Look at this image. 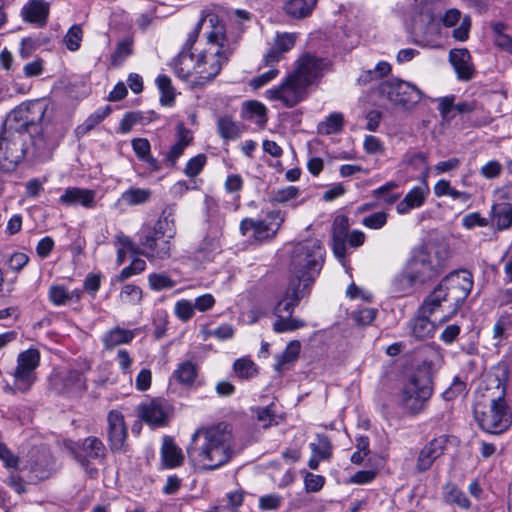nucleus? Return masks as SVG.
Returning a JSON list of instances; mask_svg holds the SVG:
<instances>
[{
	"mask_svg": "<svg viewBox=\"0 0 512 512\" xmlns=\"http://www.w3.org/2000/svg\"><path fill=\"white\" fill-rule=\"evenodd\" d=\"M133 53V41L130 38L120 41L114 53L111 56V64L113 66H120L127 57Z\"/></svg>",
	"mask_w": 512,
	"mask_h": 512,
	"instance_id": "48",
	"label": "nucleus"
},
{
	"mask_svg": "<svg viewBox=\"0 0 512 512\" xmlns=\"http://www.w3.org/2000/svg\"><path fill=\"white\" fill-rule=\"evenodd\" d=\"M59 202L65 206H81L85 209L96 207V192L80 187H68L59 198Z\"/></svg>",
	"mask_w": 512,
	"mask_h": 512,
	"instance_id": "22",
	"label": "nucleus"
},
{
	"mask_svg": "<svg viewBox=\"0 0 512 512\" xmlns=\"http://www.w3.org/2000/svg\"><path fill=\"white\" fill-rule=\"evenodd\" d=\"M139 254L150 262L171 257L172 240L176 235L174 219L164 213L153 225H143L138 232Z\"/></svg>",
	"mask_w": 512,
	"mask_h": 512,
	"instance_id": "5",
	"label": "nucleus"
},
{
	"mask_svg": "<svg viewBox=\"0 0 512 512\" xmlns=\"http://www.w3.org/2000/svg\"><path fill=\"white\" fill-rule=\"evenodd\" d=\"M245 110L248 118L256 117L258 124L266 122V107L258 101H249L245 103Z\"/></svg>",
	"mask_w": 512,
	"mask_h": 512,
	"instance_id": "56",
	"label": "nucleus"
},
{
	"mask_svg": "<svg viewBox=\"0 0 512 512\" xmlns=\"http://www.w3.org/2000/svg\"><path fill=\"white\" fill-rule=\"evenodd\" d=\"M446 259L447 251L445 250L431 251L424 246H417L412 249L405 269L410 279H416L419 284H424L442 272Z\"/></svg>",
	"mask_w": 512,
	"mask_h": 512,
	"instance_id": "8",
	"label": "nucleus"
},
{
	"mask_svg": "<svg viewBox=\"0 0 512 512\" xmlns=\"http://www.w3.org/2000/svg\"><path fill=\"white\" fill-rule=\"evenodd\" d=\"M217 127L220 136L226 140H236L242 132L240 125L228 116L221 117L218 120Z\"/></svg>",
	"mask_w": 512,
	"mask_h": 512,
	"instance_id": "41",
	"label": "nucleus"
},
{
	"mask_svg": "<svg viewBox=\"0 0 512 512\" xmlns=\"http://www.w3.org/2000/svg\"><path fill=\"white\" fill-rule=\"evenodd\" d=\"M156 85L161 93V104L165 106H170L174 102L175 98V93L171 84V79L167 75H159L156 78Z\"/></svg>",
	"mask_w": 512,
	"mask_h": 512,
	"instance_id": "44",
	"label": "nucleus"
},
{
	"mask_svg": "<svg viewBox=\"0 0 512 512\" xmlns=\"http://www.w3.org/2000/svg\"><path fill=\"white\" fill-rule=\"evenodd\" d=\"M48 299L54 306L68 305V289L61 284L50 286Z\"/></svg>",
	"mask_w": 512,
	"mask_h": 512,
	"instance_id": "52",
	"label": "nucleus"
},
{
	"mask_svg": "<svg viewBox=\"0 0 512 512\" xmlns=\"http://www.w3.org/2000/svg\"><path fill=\"white\" fill-rule=\"evenodd\" d=\"M205 163L206 156L204 154H198L187 162L184 173L188 177H195L202 171Z\"/></svg>",
	"mask_w": 512,
	"mask_h": 512,
	"instance_id": "59",
	"label": "nucleus"
},
{
	"mask_svg": "<svg viewBox=\"0 0 512 512\" xmlns=\"http://www.w3.org/2000/svg\"><path fill=\"white\" fill-rule=\"evenodd\" d=\"M233 449L232 430L227 424L219 423L197 429L187 447V455L194 466L215 470L231 460Z\"/></svg>",
	"mask_w": 512,
	"mask_h": 512,
	"instance_id": "1",
	"label": "nucleus"
},
{
	"mask_svg": "<svg viewBox=\"0 0 512 512\" xmlns=\"http://www.w3.org/2000/svg\"><path fill=\"white\" fill-rule=\"evenodd\" d=\"M502 165L497 160H491L483 165L480 169V174L486 179H494L502 173Z\"/></svg>",
	"mask_w": 512,
	"mask_h": 512,
	"instance_id": "64",
	"label": "nucleus"
},
{
	"mask_svg": "<svg viewBox=\"0 0 512 512\" xmlns=\"http://www.w3.org/2000/svg\"><path fill=\"white\" fill-rule=\"evenodd\" d=\"M161 456L163 464L167 468H175L180 466L183 463L184 456L179 447L175 445V443L168 438L164 439Z\"/></svg>",
	"mask_w": 512,
	"mask_h": 512,
	"instance_id": "34",
	"label": "nucleus"
},
{
	"mask_svg": "<svg viewBox=\"0 0 512 512\" xmlns=\"http://www.w3.org/2000/svg\"><path fill=\"white\" fill-rule=\"evenodd\" d=\"M198 54L181 50L174 60V70L177 76L193 85L198 76Z\"/></svg>",
	"mask_w": 512,
	"mask_h": 512,
	"instance_id": "23",
	"label": "nucleus"
},
{
	"mask_svg": "<svg viewBox=\"0 0 512 512\" xmlns=\"http://www.w3.org/2000/svg\"><path fill=\"white\" fill-rule=\"evenodd\" d=\"M299 195V189L295 186H287L283 189L274 191L271 195V202L285 204Z\"/></svg>",
	"mask_w": 512,
	"mask_h": 512,
	"instance_id": "54",
	"label": "nucleus"
},
{
	"mask_svg": "<svg viewBox=\"0 0 512 512\" xmlns=\"http://www.w3.org/2000/svg\"><path fill=\"white\" fill-rule=\"evenodd\" d=\"M82 451L85 453V458L89 459H102L105 457L106 448L103 442L97 437H87L82 442Z\"/></svg>",
	"mask_w": 512,
	"mask_h": 512,
	"instance_id": "39",
	"label": "nucleus"
},
{
	"mask_svg": "<svg viewBox=\"0 0 512 512\" xmlns=\"http://www.w3.org/2000/svg\"><path fill=\"white\" fill-rule=\"evenodd\" d=\"M111 112L112 109L109 105L98 108L96 111L90 114L81 125L76 128V135L78 137L86 135L98 124H100L106 117H108Z\"/></svg>",
	"mask_w": 512,
	"mask_h": 512,
	"instance_id": "35",
	"label": "nucleus"
},
{
	"mask_svg": "<svg viewBox=\"0 0 512 512\" xmlns=\"http://www.w3.org/2000/svg\"><path fill=\"white\" fill-rule=\"evenodd\" d=\"M310 449L314 456L322 460H329L332 456V444L325 435H317L316 442L310 443Z\"/></svg>",
	"mask_w": 512,
	"mask_h": 512,
	"instance_id": "45",
	"label": "nucleus"
},
{
	"mask_svg": "<svg viewBox=\"0 0 512 512\" xmlns=\"http://www.w3.org/2000/svg\"><path fill=\"white\" fill-rule=\"evenodd\" d=\"M115 360L118 363L121 372L124 375L131 376V366L133 363V358L131 357L130 353L126 349H119L117 351Z\"/></svg>",
	"mask_w": 512,
	"mask_h": 512,
	"instance_id": "61",
	"label": "nucleus"
},
{
	"mask_svg": "<svg viewBox=\"0 0 512 512\" xmlns=\"http://www.w3.org/2000/svg\"><path fill=\"white\" fill-rule=\"evenodd\" d=\"M277 320L273 323V330L276 333L295 331L305 326V322L291 316H276Z\"/></svg>",
	"mask_w": 512,
	"mask_h": 512,
	"instance_id": "47",
	"label": "nucleus"
},
{
	"mask_svg": "<svg viewBox=\"0 0 512 512\" xmlns=\"http://www.w3.org/2000/svg\"><path fill=\"white\" fill-rule=\"evenodd\" d=\"M408 271L404 268L403 272L397 275L393 280V287L396 293L406 295L411 292L414 285L419 284L416 279H410Z\"/></svg>",
	"mask_w": 512,
	"mask_h": 512,
	"instance_id": "49",
	"label": "nucleus"
},
{
	"mask_svg": "<svg viewBox=\"0 0 512 512\" xmlns=\"http://www.w3.org/2000/svg\"><path fill=\"white\" fill-rule=\"evenodd\" d=\"M446 501L459 506L462 509H469L471 506L470 500L465 493L457 488L454 484H447L445 486Z\"/></svg>",
	"mask_w": 512,
	"mask_h": 512,
	"instance_id": "46",
	"label": "nucleus"
},
{
	"mask_svg": "<svg viewBox=\"0 0 512 512\" xmlns=\"http://www.w3.org/2000/svg\"><path fill=\"white\" fill-rule=\"evenodd\" d=\"M491 222L498 230H506L512 226V206L510 203L502 202L492 206Z\"/></svg>",
	"mask_w": 512,
	"mask_h": 512,
	"instance_id": "30",
	"label": "nucleus"
},
{
	"mask_svg": "<svg viewBox=\"0 0 512 512\" xmlns=\"http://www.w3.org/2000/svg\"><path fill=\"white\" fill-rule=\"evenodd\" d=\"M297 34L296 33H277L273 38L272 44L268 49L267 53L264 55V63L266 66H272L275 63H278L283 58V55L289 52L296 43Z\"/></svg>",
	"mask_w": 512,
	"mask_h": 512,
	"instance_id": "20",
	"label": "nucleus"
},
{
	"mask_svg": "<svg viewBox=\"0 0 512 512\" xmlns=\"http://www.w3.org/2000/svg\"><path fill=\"white\" fill-rule=\"evenodd\" d=\"M308 87L290 72L280 85L265 91L270 101H280L285 107L292 108L307 97Z\"/></svg>",
	"mask_w": 512,
	"mask_h": 512,
	"instance_id": "13",
	"label": "nucleus"
},
{
	"mask_svg": "<svg viewBox=\"0 0 512 512\" xmlns=\"http://www.w3.org/2000/svg\"><path fill=\"white\" fill-rule=\"evenodd\" d=\"M473 285V275L467 270L451 272L439 282L436 288L450 309L449 313L440 319L441 324L457 314L471 293Z\"/></svg>",
	"mask_w": 512,
	"mask_h": 512,
	"instance_id": "7",
	"label": "nucleus"
},
{
	"mask_svg": "<svg viewBox=\"0 0 512 512\" xmlns=\"http://www.w3.org/2000/svg\"><path fill=\"white\" fill-rule=\"evenodd\" d=\"M137 410L139 418L154 427L166 425L171 412L169 403L162 398L143 402L138 406Z\"/></svg>",
	"mask_w": 512,
	"mask_h": 512,
	"instance_id": "17",
	"label": "nucleus"
},
{
	"mask_svg": "<svg viewBox=\"0 0 512 512\" xmlns=\"http://www.w3.org/2000/svg\"><path fill=\"white\" fill-rule=\"evenodd\" d=\"M152 192L150 189L130 187L125 190L119 199L117 204H124L126 206H137L147 203L151 198Z\"/></svg>",
	"mask_w": 512,
	"mask_h": 512,
	"instance_id": "31",
	"label": "nucleus"
},
{
	"mask_svg": "<svg viewBox=\"0 0 512 512\" xmlns=\"http://www.w3.org/2000/svg\"><path fill=\"white\" fill-rule=\"evenodd\" d=\"M442 303H445L440 295L439 291L435 287L434 290L424 299L422 305L418 309V311L426 316L431 317L434 313L439 311L442 306Z\"/></svg>",
	"mask_w": 512,
	"mask_h": 512,
	"instance_id": "42",
	"label": "nucleus"
},
{
	"mask_svg": "<svg viewBox=\"0 0 512 512\" xmlns=\"http://www.w3.org/2000/svg\"><path fill=\"white\" fill-rule=\"evenodd\" d=\"M148 281L151 289L155 291L170 289L176 285V282L165 273L150 274Z\"/></svg>",
	"mask_w": 512,
	"mask_h": 512,
	"instance_id": "51",
	"label": "nucleus"
},
{
	"mask_svg": "<svg viewBox=\"0 0 512 512\" xmlns=\"http://www.w3.org/2000/svg\"><path fill=\"white\" fill-rule=\"evenodd\" d=\"M209 18L210 30L206 33V44L198 53V76L193 85L203 86L214 79L236 51L238 37L227 34L225 25L217 15Z\"/></svg>",
	"mask_w": 512,
	"mask_h": 512,
	"instance_id": "3",
	"label": "nucleus"
},
{
	"mask_svg": "<svg viewBox=\"0 0 512 512\" xmlns=\"http://www.w3.org/2000/svg\"><path fill=\"white\" fill-rule=\"evenodd\" d=\"M449 61L452 64L458 79L468 81L473 77L474 67L471 62L470 52L467 49H452L449 53Z\"/></svg>",
	"mask_w": 512,
	"mask_h": 512,
	"instance_id": "27",
	"label": "nucleus"
},
{
	"mask_svg": "<svg viewBox=\"0 0 512 512\" xmlns=\"http://www.w3.org/2000/svg\"><path fill=\"white\" fill-rule=\"evenodd\" d=\"M309 291L310 287H304L302 284L289 280L286 290L279 297L273 308V314L275 316H291L295 307Z\"/></svg>",
	"mask_w": 512,
	"mask_h": 512,
	"instance_id": "18",
	"label": "nucleus"
},
{
	"mask_svg": "<svg viewBox=\"0 0 512 512\" xmlns=\"http://www.w3.org/2000/svg\"><path fill=\"white\" fill-rule=\"evenodd\" d=\"M379 95L388 100L395 108L410 110L417 105L422 97V91L414 84L393 78L380 83Z\"/></svg>",
	"mask_w": 512,
	"mask_h": 512,
	"instance_id": "10",
	"label": "nucleus"
},
{
	"mask_svg": "<svg viewBox=\"0 0 512 512\" xmlns=\"http://www.w3.org/2000/svg\"><path fill=\"white\" fill-rule=\"evenodd\" d=\"M329 65L330 63L326 58H321L311 53H305L296 60L295 68L292 73L309 87L323 77Z\"/></svg>",
	"mask_w": 512,
	"mask_h": 512,
	"instance_id": "15",
	"label": "nucleus"
},
{
	"mask_svg": "<svg viewBox=\"0 0 512 512\" xmlns=\"http://www.w3.org/2000/svg\"><path fill=\"white\" fill-rule=\"evenodd\" d=\"M175 314L182 321H188L194 315V305L189 300H180L175 304Z\"/></svg>",
	"mask_w": 512,
	"mask_h": 512,
	"instance_id": "60",
	"label": "nucleus"
},
{
	"mask_svg": "<svg viewBox=\"0 0 512 512\" xmlns=\"http://www.w3.org/2000/svg\"><path fill=\"white\" fill-rule=\"evenodd\" d=\"M344 124V118L341 113H331L324 121L319 123L318 130L320 133L330 135L341 131Z\"/></svg>",
	"mask_w": 512,
	"mask_h": 512,
	"instance_id": "43",
	"label": "nucleus"
},
{
	"mask_svg": "<svg viewBox=\"0 0 512 512\" xmlns=\"http://www.w3.org/2000/svg\"><path fill=\"white\" fill-rule=\"evenodd\" d=\"M316 3L317 0H287L284 3L283 9L287 15L301 19L312 13Z\"/></svg>",
	"mask_w": 512,
	"mask_h": 512,
	"instance_id": "33",
	"label": "nucleus"
},
{
	"mask_svg": "<svg viewBox=\"0 0 512 512\" xmlns=\"http://www.w3.org/2000/svg\"><path fill=\"white\" fill-rule=\"evenodd\" d=\"M349 221L344 215L334 219L332 226V250L335 257L342 261L346 257V240L348 237Z\"/></svg>",
	"mask_w": 512,
	"mask_h": 512,
	"instance_id": "24",
	"label": "nucleus"
},
{
	"mask_svg": "<svg viewBox=\"0 0 512 512\" xmlns=\"http://www.w3.org/2000/svg\"><path fill=\"white\" fill-rule=\"evenodd\" d=\"M40 352L37 349H27L17 356V365L13 373L14 388L27 392L37 380L36 369L40 365Z\"/></svg>",
	"mask_w": 512,
	"mask_h": 512,
	"instance_id": "14",
	"label": "nucleus"
},
{
	"mask_svg": "<svg viewBox=\"0 0 512 512\" xmlns=\"http://www.w3.org/2000/svg\"><path fill=\"white\" fill-rule=\"evenodd\" d=\"M51 389L59 394L76 396L87 388L84 375L73 369H65L54 372L49 378Z\"/></svg>",
	"mask_w": 512,
	"mask_h": 512,
	"instance_id": "16",
	"label": "nucleus"
},
{
	"mask_svg": "<svg viewBox=\"0 0 512 512\" xmlns=\"http://www.w3.org/2000/svg\"><path fill=\"white\" fill-rule=\"evenodd\" d=\"M429 195V187L426 182L410 189L405 197L396 205V211L400 215L408 214L411 210L424 205Z\"/></svg>",
	"mask_w": 512,
	"mask_h": 512,
	"instance_id": "26",
	"label": "nucleus"
},
{
	"mask_svg": "<svg viewBox=\"0 0 512 512\" xmlns=\"http://www.w3.org/2000/svg\"><path fill=\"white\" fill-rule=\"evenodd\" d=\"M119 297L123 303L137 304L141 301L142 290L136 285L127 284L121 289Z\"/></svg>",
	"mask_w": 512,
	"mask_h": 512,
	"instance_id": "53",
	"label": "nucleus"
},
{
	"mask_svg": "<svg viewBox=\"0 0 512 512\" xmlns=\"http://www.w3.org/2000/svg\"><path fill=\"white\" fill-rule=\"evenodd\" d=\"M505 373L489 372L485 375L481 390L486 392L485 396L490 400L488 410L481 411L479 406L474 408V417L480 428L490 434H501L505 432L512 423V414L504 398L505 396Z\"/></svg>",
	"mask_w": 512,
	"mask_h": 512,
	"instance_id": "4",
	"label": "nucleus"
},
{
	"mask_svg": "<svg viewBox=\"0 0 512 512\" xmlns=\"http://www.w3.org/2000/svg\"><path fill=\"white\" fill-rule=\"evenodd\" d=\"M177 136V142L170 148L166 155L167 161H169L171 164H174L177 159L182 156L184 150L192 141V135L190 131L185 128L183 124H179L177 126Z\"/></svg>",
	"mask_w": 512,
	"mask_h": 512,
	"instance_id": "32",
	"label": "nucleus"
},
{
	"mask_svg": "<svg viewBox=\"0 0 512 512\" xmlns=\"http://www.w3.org/2000/svg\"><path fill=\"white\" fill-rule=\"evenodd\" d=\"M83 37V31L79 25H73L65 35L64 41L70 51H76L80 48Z\"/></svg>",
	"mask_w": 512,
	"mask_h": 512,
	"instance_id": "55",
	"label": "nucleus"
},
{
	"mask_svg": "<svg viewBox=\"0 0 512 512\" xmlns=\"http://www.w3.org/2000/svg\"><path fill=\"white\" fill-rule=\"evenodd\" d=\"M234 372L241 379H249L257 373L255 363L248 358H240L234 362Z\"/></svg>",
	"mask_w": 512,
	"mask_h": 512,
	"instance_id": "50",
	"label": "nucleus"
},
{
	"mask_svg": "<svg viewBox=\"0 0 512 512\" xmlns=\"http://www.w3.org/2000/svg\"><path fill=\"white\" fill-rule=\"evenodd\" d=\"M377 316V309L366 307L351 313V318L359 325L371 324Z\"/></svg>",
	"mask_w": 512,
	"mask_h": 512,
	"instance_id": "57",
	"label": "nucleus"
},
{
	"mask_svg": "<svg viewBox=\"0 0 512 512\" xmlns=\"http://www.w3.org/2000/svg\"><path fill=\"white\" fill-rule=\"evenodd\" d=\"M387 222V213L381 211L373 213L362 220V224L370 229H380Z\"/></svg>",
	"mask_w": 512,
	"mask_h": 512,
	"instance_id": "62",
	"label": "nucleus"
},
{
	"mask_svg": "<svg viewBox=\"0 0 512 512\" xmlns=\"http://www.w3.org/2000/svg\"><path fill=\"white\" fill-rule=\"evenodd\" d=\"M493 33L494 44L512 55V38L506 34L507 25L504 22H492L490 24Z\"/></svg>",
	"mask_w": 512,
	"mask_h": 512,
	"instance_id": "37",
	"label": "nucleus"
},
{
	"mask_svg": "<svg viewBox=\"0 0 512 512\" xmlns=\"http://www.w3.org/2000/svg\"><path fill=\"white\" fill-rule=\"evenodd\" d=\"M325 250L317 239H308L297 243L291 252L290 281L312 286L324 261Z\"/></svg>",
	"mask_w": 512,
	"mask_h": 512,
	"instance_id": "6",
	"label": "nucleus"
},
{
	"mask_svg": "<svg viewBox=\"0 0 512 512\" xmlns=\"http://www.w3.org/2000/svg\"><path fill=\"white\" fill-rule=\"evenodd\" d=\"M448 439L442 435L429 441L418 453L415 469L417 472L429 470L433 463L444 454Z\"/></svg>",
	"mask_w": 512,
	"mask_h": 512,
	"instance_id": "19",
	"label": "nucleus"
},
{
	"mask_svg": "<svg viewBox=\"0 0 512 512\" xmlns=\"http://www.w3.org/2000/svg\"><path fill=\"white\" fill-rule=\"evenodd\" d=\"M29 137L7 127L4 135L0 136V169L13 171L25 158L27 152L26 140Z\"/></svg>",
	"mask_w": 512,
	"mask_h": 512,
	"instance_id": "11",
	"label": "nucleus"
},
{
	"mask_svg": "<svg viewBox=\"0 0 512 512\" xmlns=\"http://www.w3.org/2000/svg\"><path fill=\"white\" fill-rule=\"evenodd\" d=\"M136 334V329L131 330L116 326L104 333L102 343L106 350H112L117 346L131 343Z\"/></svg>",
	"mask_w": 512,
	"mask_h": 512,
	"instance_id": "28",
	"label": "nucleus"
},
{
	"mask_svg": "<svg viewBox=\"0 0 512 512\" xmlns=\"http://www.w3.org/2000/svg\"><path fill=\"white\" fill-rule=\"evenodd\" d=\"M53 112V105L45 99L28 101L9 113L6 126L24 133L38 151H43L56 140Z\"/></svg>",
	"mask_w": 512,
	"mask_h": 512,
	"instance_id": "2",
	"label": "nucleus"
},
{
	"mask_svg": "<svg viewBox=\"0 0 512 512\" xmlns=\"http://www.w3.org/2000/svg\"><path fill=\"white\" fill-rule=\"evenodd\" d=\"M285 213L281 210L269 211L265 219L245 218L240 223L243 236L252 232L251 237L256 241L272 239L285 221Z\"/></svg>",
	"mask_w": 512,
	"mask_h": 512,
	"instance_id": "12",
	"label": "nucleus"
},
{
	"mask_svg": "<svg viewBox=\"0 0 512 512\" xmlns=\"http://www.w3.org/2000/svg\"><path fill=\"white\" fill-rule=\"evenodd\" d=\"M212 14H208L205 17H201V19L196 23L194 28L188 33L187 39L182 47V50H186L187 52H192L193 47L195 43L197 42V39L199 37L200 31L202 29L203 24L208 21L209 22V16Z\"/></svg>",
	"mask_w": 512,
	"mask_h": 512,
	"instance_id": "58",
	"label": "nucleus"
},
{
	"mask_svg": "<svg viewBox=\"0 0 512 512\" xmlns=\"http://www.w3.org/2000/svg\"><path fill=\"white\" fill-rule=\"evenodd\" d=\"M488 224V219L482 217L478 212L469 213L462 218V225L466 229L486 227Z\"/></svg>",
	"mask_w": 512,
	"mask_h": 512,
	"instance_id": "63",
	"label": "nucleus"
},
{
	"mask_svg": "<svg viewBox=\"0 0 512 512\" xmlns=\"http://www.w3.org/2000/svg\"><path fill=\"white\" fill-rule=\"evenodd\" d=\"M433 393L430 373L426 370L412 374L401 387L399 401L407 411L421 412Z\"/></svg>",
	"mask_w": 512,
	"mask_h": 512,
	"instance_id": "9",
	"label": "nucleus"
},
{
	"mask_svg": "<svg viewBox=\"0 0 512 512\" xmlns=\"http://www.w3.org/2000/svg\"><path fill=\"white\" fill-rule=\"evenodd\" d=\"M436 326L429 316L417 311L416 316L410 321V330L413 337L418 340L433 336Z\"/></svg>",
	"mask_w": 512,
	"mask_h": 512,
	"instance_id": "29",
	"label": "nucleus"
},
{
	"mask_svg": "<svg viewBox=\"0 0 512 512\" xmlns=\"http://www.w3.org/2000/svg\"><path fill=\"white\" fill-rule=\"evenodd\" d=\"M132 149L137 158L146 162L152 169H158L157 160L151 155V145L146 138H134L131 141Z\"/></svg>",
	"mask_w": 512,
	"mask_h": 512,
	"instance_id": "36",
	"label": "nucleus"
},
{
	"mask_svg": "<svg viewBox=\"0 0 512 512\" xmlns=\"http://www.w3.org/2000/svg\"><path fill=\"white\" fill-rule=\"evenodd\" d=\"M173 375L179 383L190 386L197 377V367L193 362L185 361L177 367Z\"/></svg>",
	"mask_w": 512,
	"mask_h": 512,
	"instance_id": "40",
	"label": "nucleus"
},
{
	"mask_svg": "<svg viewBox=\"0 0 512 512\" xmlns=\"http://www.w3.org/2000/svg\"><path fill=\"white\" fill-rule=\"evenodd\" d=\"M50 6L44 0H29L21 9L23 21L35 24L39 27L46 25Z\"/></svg>",
	"mask_w": 512,
	"mask_h": 512,
	"instance_id": "25",
	"label": "nucleus"
},
{
	"mask_svg": "<svg viewBox=\"0 0 512 512\" xmlns=\"http://www.w3.org/2000/svg\"><path fill=\"white\" fill-rule=\"evenodd\" d=\"M108 438L111 450L124 451L127 438V427L124 416L117 410L109 412L108 417Z\"/></svg>",
	"mask_w": 512,
	"mask_h": 512,
	"instance_id": "21",
	"label": "nucleus"
},
{
	"mask_svg": "<svg viewBox=\"0 0 512 512\" xmlns=\"http://www.w3.org/2000/svg\"><path fill=\"white\" fill-rule=\"evenodd\" d=\"M301 343L293 340L288 343L285 350L276 357L275 369L281 371L285 365L295 362L300 354Z\"/></svg>",
	"mask_w": 512,
	"mask_h": 512,
	"instance_id": "38",
	"label": "nucleus"
}]
</instances>
